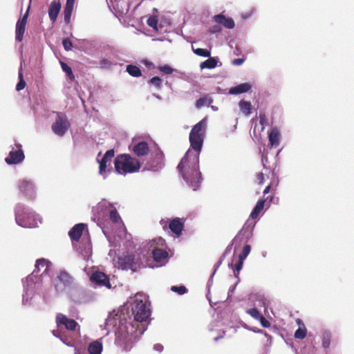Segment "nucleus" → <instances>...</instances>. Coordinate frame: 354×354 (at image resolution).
Returning a JSON list of instances; mask_svg holds the SVG:
<instances>
[{"label":"nucleus","mask_w":354,"mask_h":354,"mask_svg":"<svg viewBox=\"0 0 354 354\" xmlns=\"http://www.w3.org/2000/svg\"><path fill=\"white\" fill-rule=\"evenodd\" d=\"M151 314L148 297L139 292L135 295L131 304V315L127 308H122L117 312L113 310L100 327L106 330L105 335H108L112 328H115V342L128 352L147 330Z\"/></svg>","instance_id":"f257e3e1"},{"label":"nucleus","mask_w":354,"mask_h":354,"mask_svg":"<svg viewBox=\"0 0 354 354\" xmlns=\"http://www.w3.org/2000/svg\"><path fill=\"white\" fill-rule=\"evenodd\" d=\"M207 118H204L191 129L189 136L190 147L177 166L187 185L194 191L201 186L203 177L199 169V156L202 150L206 129Z\"/></svg>","instance_id":"f03ea898"},{"label":"nucleus","mask_w":354,"mask_h":354,"mask_svg":"<svg viewBox=\"0 0 354 354\" xmlns=\"http://www.w3.org/2000/svg\"><path fill=\"white\" fill-rule=\"evenodd\" d=\"M52 266L51 262L44 258L38 259L35 265L34 271L28 275L24 283V293L22 295V304L30 305L36 291L40 289L42 281L49 277V270Z\"/></svg>","instance_id":"7ed1b4c3"},{"label":"nucleus","mask_w":354,"mask_h":354,"mask_svg":"<svg viewBox=\"0 0 354 354\" xmlns=\"http://www.w3.org/2000/svg\"><path fill=\"white\" fill-rule=\"evenodd\" d=\"M14 214L17 225L21 227H37L41 223V216L24 203H17L14 207Z\"/></svg>","instance_id":"20e7f679"},{"label":"nucleus","mask_w":354,"mask_h":354,"mask_svg":"<svg viewBox=\"0 0 354 354\" xmlns=\"http://www.w3.org/2000/svg\"><path fill=\"white\" fill-rule=\"evenodd\" d=\"M114 165L116 173L124 176L138 172L141 167L140 160L127 153L118 156L114 160Z\"/></svg>","instance_id":"39448f33"},{"label":"nucleus","mask_w":354,"mask_h":354,"mask_svg":"<svg viewBox=\"0 0 354 354\" xmlns=\"http://www.w3.org/2000/svg\"><path fill=\"white\" fill-rule=\"evenodd\" d=\"M165 167V156L158 147L150 152L149 158L147 160L143 171L158 172Z\"/></svg>","instance_id":"423d86ee"},{"label":"nucleus","mask_w":354,"mask_h":354,"mask_svg":"<svg viewBox=\"0 0 354 354\" xmlns=\"http://www.w3.org/2000/svg\"><path fill=\"white\" fill-rule=\"evenodd\" d=\"M113 207V205L106 199H102L96 206L92 209V220L97 223V225L101 227V222L108 216L109 211Z\"/></svg>","instance_id":"0eeeda50"},{"label":"nucleus","mask_w":354,"mask_h":354,"mask_svg":"<svg viewBox=\"0 0 354 354\" xmlns=\"http://www.w3.org/2000/svg\"><path fill=\"white\" fill-rule=\"evenodd\" d=\"M73 283V278L68 272L63 270L54 280L55 289L58 295L66 293Z\"/></svg>","instance_id":"6e6552de"},{"label":"nucleus","mask_w":354,"mask_h":354,"mask_svg":"<svg viewBox=\"0 0 354 354\" xmlns=\"http://www.w3.org/2000/svg\"><path fill=\"white\" fill-rule=\"evenodd\" d=\"M71 124L66 115L62 112L57 113V117L51 126L53 132L59 136H64L69 129Z\"/></svg>","instance_id":"1a4fd4ad"},{"label":"nucleus","mask_w":354,"mask_h":354,"mask_svg":"<svg viewBox=\"0 0 354 354\" xmlns=\"http://www.w3.org/2000/svg\"><path fill=\"white\" fill-rule=\"evenodd\" d=\"M108 50L106 55L108 57H102L99 62L100 68L104 70H111L113 66H116L118 62V59H120L116 51L111 47L108 46L105 50Z\"/></svg>","instance_id":"9d476101"},{"label":"nucleus","mask_w":354,"mask_h":354,"mask_svg":"<svg viewBox=\"0 0 354 354\" xmlns=\"http://www.w3.org/2000/svg\"><path fill=\"white\" fill-rule=\"evenodd\" d=\"M18 188L19 193L28 200H33L36 196V187L30 180L23 179L19 181Z\"/></svg>","instance_id":"9b49d317"},{"label":"nucleus","mask_w":354,"mask_h":354,"mask_svg":"<svg viewBox=\"0 0 354 354\" xmlns=\"http://www.w3.org/2000/svg\"><path fill=\"white\" fill-rule=\"evenodd\" d=\"M129 149L138 157L145 156L151 152L149 144L144 140H133Z\"/></svg>","instance_id":"f8f14e48"},{"label":"nucleus","mask_w":354,"mask_h":354,"mask_svg":"<svg viewBox=\"0 0 354 354\" xmlns=\"http://www.w3.org/2000/svg\"><path fill=\"white\" fill-rule=\"evenodd\" d=\"M66 295L71 301L76 304H81L85 300L84 290L74 283H72L71 286L66 292Z\"/></svg>","instance_id":"ddd939ff"},{"label":"nucleus","mask_w":354,"mask_h":354,"mask_svg":"<svg viewBox=\"0 0 354 354\" xmlns=\"http://www.w3.org/2000/svg\"><path fill=\"white\" fill-rule=\"evenodd\" d=\"M90 280L95 284V286L102 287L104 286L109 289L111 288V284L108 275L100 271H95L92 273Z\"/></svg>","instance_id":"4468645a"},{"label":"nucleus","mask_w":354,"mask_h":354,"mask_svg":"<svg viewBox=\"0 0 354 354\" xmlns=\"http://www.w3.org/2000/svg\"><path fill=\"white\" fill-rule=\"evenodd\" d=\"M29 8H28L26 13L22 17L19 18L16 24L15 28V39L17 41L20 42L23 40L24 35L26 30V25L29 15Z\"/></svg>","instance_id":"2eb2a0df"},{"label":"nucleus","mask_w":354,"mask_h":354,"mask_svg":"<svg viewBox=\"0 0 354 354\" xmlns=\"http://www.w3.org/2000/svg\"><path fill=\"white\" fill-rule=\"evenodd\" d=\"M109 8L115 13L122 15L129 11V6L126 0H106Z\"/></svg>","instance_id":"dca6fc26"},{"label":"nucleus","mask_w":354,"mask_h":354,"mask_svg":"<svg viewBox=\"0 0 354 354\" xmlns=\"http://www.w3.org/2000/svg\"><path fill=\"white\" fill-rule=\"evenodd\" d=\"M185 221V218L176 217L172 218L169 222V228L177 237H179L184 230Z\"/></svg>","instance_id":"f3484780"},{"label":"nucleus","mask_w":354,"mask_h":354,"mask_svg":"<svg viewBox=\"0 0 354 354\" xmlns=\"http://www.w3.org/2000/svg\"><path fill=\"white\" fill-rule=\"evenodd\" d=\"M21 147V145H19ZM25 158L24 151L21 148L17 150H12L9 152L8 156L5 158L8 165H17L21 163Z\"/></svg>","instance_id":"a211bd4d"},{"label":"nucleus","mask_w":354,"mask_h":354,"mask_svg":"<svg viewBox=\"0 0 354 354\" xmlns=\"http://www.w3.org/2000/svg\"><path fill=\"white\" fill-rule=\"evenodd\" d=\"M119 267L123 270H131L132 273L137 270V263L131 256H124L119 258Z\"/></svg>","instance_id":"6ab92c4d"},{"label":"nucleus","mask_w":354,"mask_h":354,"mask_svg":"<svg viewBox=\"0 0 354 354\" xmlns=\"http://www.w3.org/2000/svg\"><path fill=\"white\" fill-rule=\"evenodd\" d=\"M56 324L57 327L64 326L66 329L74 330L77 326L76 321L72 319H68L66 315L58 313L56 315Z\"/></svg>","instance_id":"aec40b11"},{"label":"nucleus","mask_w":354,"mask_h":354,"mask_svg":"<svg viewBox=\"0 0 354 354\" xmlns=\"http://www.w3.org/2000/svg\"><path fill=\"white\" fill-rule=\"evenodd\" d=\"M102 342H101V339L95 340L91 342L88 346L87 351L88 354H101L102 351ZM75 354H87L84 351L82 353L79 350L75 349Z\"/></svg>","instance_id":"412c9836"},{"label":"nucleus","mask_w":354,"mask_h":354,"mask_svg":"<svg viewBox=\"0 0 354 354\" xmlns=\"http://www.w3.org/2000/svg\"><path fill=\"white\" fill-rule=\"evenodd\" d=\"M61 7L62 6L59 1L53 0L51 1L48 8V16L53 24L56 21Z\"/></svg>","instance_id":"4be33fe9"},{"label":"nucleus","mask_w":354,"mask_h":354,"mask_svg":"<svg viewBox=\"0 0 354 354\" xmlns=\"http://www.w3.org/2000/svg\"><path fill=\"white\" fill-rule=\"evenodd\" d=\"M85 224L77 223L68 232V236L72 241H79L85 227Z\"/></svg>","instance_id":"5701e85b"},{"label":"nucleus","mask_w":354,"mask_h":354,"mask_svg":"<svg viewBox=\"0 0 354 354\" xmlns=\"http://www.w3.org/2000/svg\"><path fill=\"white\" fill-rule=\"evenodd\" d=\"M252 88V84L249 82L239 84L236 86L231 87L229 89L230 95H239L248 92Z\"/></svg>","instance_id":"b1692460"},{"label":"nucleus","mask_w":354,"mask_h":354,"mask_svg":"<svg viewBox=\"0 0 354 354\" xmlns=\"http://www.w3.org/2000/svg\"><path fill=\"white\" fill-rule=\"evenodd\" d=\"M214 21L219 24H222L224 27L232 29L234 27L235 24L232 18L226 17L225 15L218 14L214 16Z\"/></svg>","instance_id":"393cba45"},{"label":"nucleus","mask_w":354,"mask_h":354,"mask_svg":"<svg viewBox=\"0 0 354 354\" xmlns=\"http://www.w3.org/2000/svg\"><path fill=\"white\" fill-rule=\"evenodd\" d=\"M255 223L244 225L236 236H237V238L239 236H242L244 237L246 242L248 241L252 236V232Z\"/></svg>","instance_id":"a878e982"},{"label":"nucleus","mask_w":354,"mask_h":354,"mask_svg":"<svg viewBox=\"0 0 354 354\" xmlns=\"http://www.w3.org/2000/svg\"><path fill=\"white\" fill-rule=\"evenodd\" d=\"M250 301L253 302L254 307L258 309V308H264V310H266V299L262 295H254L250 297Z\"/></svg>","instance_id":"bb28decb"},{"label":"nucleus","mask_w":354,"mask_h":354,"mask_svg":"<svg viewBox=\"0 0 354 354\" xmlns=\"http://www.w3.org/2000/svg\"><path fill=\"white\" fill-rule=\"evenodd\" d=\"M268 140L271 147L279 146L280 141V133L277 128L272 129L268 133Z\"/></svg>","instance_id":"cd10ccee"},{"label":"nucleus","mask_w":354,"mask_h":354,"mask_svg":"<svg viewBox=\"0 0 354 354\" xmlns=\"http://www.w3.org/2000/svg\"><path fill=\"white\" fill-rule=\"evenodd\" d=\"M265 203L266 200L264 198L259 199L250 214V218L252 219L257 218L263 210L265 206Z\"/></svg>","instance_id":"c85d7f7f"},{"label":"nucleus","mask_w":354,"mask_h":354,"mask_svg":"<svg viewBox=\"0 0 354 354\" xmlns=\"http://www.w3.org/2000/svg\"><path fill=\"white\" fill-rule=\"evenodd\" d=\"M331 337L332 334L330 330L326 329L322 330L321 338L322 347L324 351H327L330 348Z\"/></svg>","instance_id":"c756f323"},{"label":"nucleus","mask_w":354,"mask_h":354,"mask_svg":"<svg viewBox=\"0 0 354 354\" xmlns=\"http://www.w3.org/2000/svg\"><path fill=\"white\" fill-rule=\"evenodd\" d=\"M153 260L156 262L160 263L168 257V253L166 250L161 248H156L152 252Z\"/></svg>","instance_id":"7c9ffc66"},{"label":"nucleus","mask_w":354,"mask_h":354,"mask_svg":"<svg viewBox=\"0 0 354 354\" xmlns=\"http://www.w3.org/2000/svg\"><path fill=\"white\" fill-rule=\"evenodd\" d=\"M207 58H208L207 59H206L205 61H204L200 64V68L201 69H205V68L213 69V68H216V66H217L218 62V57L210 56L209 57H207Z\"/></svg>","instance_id":"2f4dec72"},{"label":"nucleus","mask_w":354,"mask_h":354,"mask_svg":"<svg viewBox=\"0 0 354 354\" xmlns=\"http://www.w3.org/2000/svg\"><path fill=\"white\" fill-rule=\"evenodd\" d=\"M97 160L99 163V174L102 176L104 178H106L108 176V173L106 171L107 165L108 163L110 164L111 160L104 158V156H102L100 160Z\"/></svg>","instance_id":"473e14b6"},{"label":"nucleus","mask_w":354,"mask_h":354,"mask_svg":"<svg viewBox=\"0 0 354 354\" xmlns=\"http://www.w3.org/2000/svg\"><path fill=\"white\" fill-rule=\"evenodd\" d=\"M239 106L240 108V111L245 115L248 116L252 114V106L250 102L241 100L239 102Z\"/></svg>","instance_id":"72a5a7b5"},{"label":"nucleus","mask_w":354,"mask_h":354,"mask_svg":"<svg viewBox=\"0 0 354 354\" xmlns=\"http://www.w3.org/2000/svg\"><path fill=\"white\" fill-rule=\"evenodd\" d=\"M213 102V99L209 95L200 97L196 102L195 106L197 109H201L204 106H209Z\"/></svg>","instance_id":"f704fd0d"},{"label":"nucleus","mask_w":354,"mask_h":354,"mask_svg":"<svg viewBox=\"0 0 354 354\" xmlns=\"http://www.w3.org/2000/svg\"><path fill=\"white\" fill-rule=\"evenodd\" d=\"M126 71L133 77H139L142 75L140 68L133 64H128L126 67Z\"/></svg>","instance_id":"c9c22d12"},{"label":"nucleus","mask_w":354,"mask_h":354,"mask_svg":"<svg viewBox=\"0 0 354 354\" xmlns=\"http://www.w3.org/2000/svg\"><path fill=\"white\" fill-rule=\"evenodd\" d=\"M80 254L84 260H88L91 254V246L90 243H86L83 248H80Z\"/></svg>","instance_id":"e433bc0d"},{"label":"nucleus","mask_w":354,"mask_h":354,"mask_svg":"<svg viewBox=\"0 0 354 354\" xmlns=\"http://www.w3.org/2000/svg\"><path fill=\"white\" fill-rule=\"evenodd\" d=\"M148 84L149 86H153L156 88L160 90L162 86V80L158 76H155L148 81Z\"/></svg>","instance_id":"4c0bfd02"},{"label":"nucleus","mask_w":354,"mask_h":354,"mask_svg":"<svg viewBox=\"0 0 354 354\" xmlns=\"http://www.w3.org/2000/svg\"><path fill=\"white\" fill-rule=\"evenodd\" d=\"M307 334V329L305 326V324H302V326H299L295 332V337L299 339H303L306 337Z\"/></svg>","instance_id":"58836bf2"},{"label":"nucleus","mask_w":354,"mask_h":354,"mask_svg":"<svg viewBox=\"0 0 354 354\" xmlns=\"http://www.w3.org/2000/svg\"><path fill=\"white\" fill-rule=\"evenodd\" d=\"M192 50L194 54H196L198 56L203 57H209L211 55L210 50L205 49V48H195L192 46Z\"/></svg>","instance_id":"ea45409f"},{"label":"nucleus","mask_w":354,"mask_h":354,"mask_svg":"<svg viewBox=\"0 0 354 354\" xmlns=\"http://www.w3.org/2000/svg\"><path fill=\"white\" fill-rule=\"evenodd\" d=\"M244 261L245 260L239 259L238 261L236 262V263L234 266V268L232 267V262L230 263L229 265H228L229 267H231V268H233V270H234V277L236 278H239V272L241 270V269L243 268Z\"/></svg>","instance_id":"a19ab883"},{"label":"nucleus","mask_w":354,"mask_h":354,"mask_svg":"<svg viewBox=\"0 0 354 354\" xmlns=\"http://www.w3.org/2000/svg\"><path fill=\"white\" fill-rule=\"evenodd\" d=\"M22 70V67L21 66L19 70V73H18V75H19V82L16 85V90L17 91H20L21 90H23L25 86H26V82L24 79V75H23V73L21 71Z\"/></svg>","instance_id":"79ce46f5"},{"label":"nucleus","mask_w":354,"mask_h":354,"mask_svg":"<svg viewBox=\"0 0 354 354\" xmlns=\"http://www.w3.org/2000/svg\"><path fill=\"white\" fill-rule=\"evenodd\" d=\"M110 220L115 223H117L120 220V216L116 208L113 206L108 214Z\"/></svg>","instance_id":"37998d69"},{"label":"nucleus","mask_w":354,"mask_h":354,"mask_svg":"<svg viewBox=\"0 0 354 354\" xmlns=\"http://www.w3.org/2000/svg\"><path fill=\"white\" fill-rule=\"evenodd\" d=\"M61 66H62V69L63 70V71H64L66 73V74L67 75V76L68 77V78L70 80L75 79V75L73 73V71H72V68L71 66H69L67 64H66L64 62H61Z\"/></svg>","instance_id":"c03bdc74"},{"label":"nucleus","mask_w":354,"mask_h":354,"mask_svg":"<svg viewBox=\"0 0 354 354\" xmlns=\"http://www.w3.org/2000/svg\"><path fill=\"white\" fill-rule=\"evenodd\" d=\"M251 251V246L249 244H246L243 246L241 252L239 254V259L245 260L249 255Z\"/></svg>","instance_id":"a18cd8bd"},{"label":"nucleus","mask_w":354,"mask_h":354,"mask_svg":"<svg viewBox=\"0 0 354 354\" xmlns=\"http://www.w3.org/2000/svg\"><path fill=\"white\" fill-rule=\"evenodd\" d=\"M158 69L165 75L171 74L174 71H176L175 69H174L171 66H170L168 64H165L163 66H158Z\"/></svg>","instance_id":"49530a36"},{"label":"nucleus","mask_w":354,"mask_h":354,"mask_svg":"<svg viewBox=\"0 0 354 354\" xmlns=\"http://www.w3.org/2000/svg\"><path fill=\"white\" fill-rule=\"evenodd\" d=\"M171 290L174 292L178 293L180 295H184L187 292V289L185 286H173L171 287Z\"/></svg>","instance_id":"de8ad7c7"},{"label":"nucleus","mask_w":354,"mask_h":354,"mask_svg":"<svg viewBox=\"0 0 354 354\" xmlns=\"http://www.w3.org/2000/svg\"><path fill=\"white\" fill-rule=\"evenodd\" d=\"M246 313L250 315L252 317L257 320H258L262 316V315L256 308H251L250 309H248L246 310Z\"/></svg>","instance_id":"09e8293b"},{"label":"nucleus","mask_w":354,"mask_h":354,"mask_svg":"<svg viewBox=\"0 0 354 354\" xmlns=\"http://www.w3.org/2000/svg\"><path fill=\"white\" fill-rule=\"evenodd\" d=\"M147 24L149 26L153 28L155 30H158V20L156 17H149L147 19Z\"/></svg>","instance_id":"8fccbe9b"},{"label":"nucleus","mask_w":354,"mask_h":354,"mask_svg":"<svg viewBox=\"0 0 354 354\" xmlns=\"http://www.w3.org/2000/svg\"><path fill=\"white\" fill-rule=\"evenodd\" d=\"M73 9L65 8L64 9V19L65 23L68 24L71 21V17Z\"/></svg>","instance_id":"3c124183"},{"label":"nucleus","mask_w":354,"mask_h":354,"mask_svg":"<svg viewBox=\"0 0 354 354\" xmlns=\"http://www.w3.org/2000/svg\"><path fill=\"white\" fill-rule=\"evenodd\" d=\"M62 45L67 51L71 50L73 47V43L68 38H64L62 39Z\"/></svg>","instance_id":"603ef678"},{"label":"nucleus","mask_w":354,"mask_h":354,"mask_svg":"<svg viewBox=\"0 0 354 354\" xmlns=\"http://www.w3.org/2000/svg\"><path fill=\"white\" fill-rule=\"evenodd\" d=\"M258 321H259L261 325L263 328H269L270 326V322L266 318H265L263 315L258 319Z\"/></svg>","instance_id":"864d4df0"},{"label":"nucleus","mask_w":354,"mask_h":354,"mask_svg":"<svg viewBox=\"0 0 354 354\" xmlns=\"http://www.w3.org/2000/svg\"><path fill=\"white\" fill-rule=\"evenodd\" d=\"M237 240V236H235V237L232 239L231 243H230L225 248V252L223 254H225V255H227L228 254H230L231 252V250H232V245H234V243H235V241H236Z\"/></svg>","instance_id":"5fc2aeb1"},{"label":"nucleus","mask_w":354,"mask_h":354,"mask_svg":"<svg viewBox=\"0 0 354 354\" xmlns=\"http://www.w3.org/2000/svg\"><path fill=\"white\" fill-rule=\"evenodd\" d=\"M115 151L113 149H109L106 151V153L104 154V158L109 159L111 160V159L114 157Z\"/></svg>","instance_id":"6e6d98bb"},{"label":"nucleus","mask_w":354,"mask_h":354,"mask_svg":"<svg viewBox=\"0 0 354 354\" xmlns=\"http://www.w3.org/2000/svg\"><path fill=\"white\" fill-rule=\"evenodd\" d=\"M245 328L249 330H251V331L255 333L263 334V333H264V330H263L260 328H256V327L245 326Z\"/></svg>","instance_id":"4d7b16f0"},{"label":"nucleus","mask_w":354,"mask_h":354,"mask_svg":"<svg viewBox=\"0 0 354 354\" xmlns=\"http://www.w3.org/2000/svg\"><path fill=\"white\" fill-rule=\"evenodd\" d=\"M237 279V281L230 288V289L228 290V292H227V295H228V297H230L231 296V294L234 291L237 284L239 283L240 281V279L239 278H236Z\"/></svg>","instance_id":"13d9d810"},{"label":"nucleus","mask_w":354,"mask_h":354,"mask_svg":"<svg viewBox=\"0 0 354 354\" xmlns=\"http://www.w3.org/2000/svg\"><path fill=\"white\" fill-rule=\"evenodd\" d=\"M243 58H237L232 60V64L235 66H240L244 62Z\"/></svg>","instance_id":"bf43d9fd"},{"label":"nucleus","mask_w":354,"mask_h":354,"mask_svg":"<svg viewBox=\"0 0 354 354\" xmlns=\"http://www.w3.org/2000/svg\"><path fill=\"white\" fill-rule=\"evenodd\" d=\"M75 0H66L65 8L73 9Z\"/></svg>","instance_id":"052dcab7"},{"label":"nucleus","mask_w":354,"mask_h":354,"mask_svg":"<svg viewBox=\"0 0 354 354\" xmlns=\"http://www.w3.org/2000/svg\"><path fill=\"white\" fill-rule=\"evenodd\" d=\"M153 349L156 351H158L159 353L162 352L163 351V346L160 344H156L154 346H153Z\"/></svg>","instance_id":"680f3d73"},{"label":"nucleus","mask_w":354,"mask_h":354,"mask_svg":"<svg viewBox=\"0 0 354 354\" xmlns=\"http://www.w3.org/2000/svg\"><path fill=\"white\" fill-rule=\"evenodd\" d=\"M216 272H213L207 281V287L209 288V287L212 285L213 283V278Z\"/></svg>","instance_id":"e2e57ef3"},{"label":"nucleus","mask_w":354,"mask_h":354,"mask_svg":"<svg viewBox=\"0 0 354 354\" xmlns=\"http://www.w3.org/2000/svg\"><path fill=\"white\" fill-rule=\"evenodd\" d=\"M52 333H53V335L55 337H57L59 339V337H63L62 335L61 334V332H59L58 330H54L52 331Z\"/></svg>","instance_id":"0e129e2a"},{"label":"nucleus","mask_w":354,"mask_h":354,"mask_svg":"<svg viewBox=\"0 0 354 354\" xmlns=\"http://www.w3.org/2000/svg\"><path fill=\"white\" fill-rule=\"evenodd\" d=\"M142 63L147 66V67H151L153 65V63L148 59H144L142 60Z\"/></svg>","instance_id":"69168bd1"},{"label":"nucleus","mask_w":354,"mask_h":354,"mask_svg":"<svg viewBox=\"0 0 354 354\" xmlns=\"http://www.w3.org/2000/svg\"><path fill=\"white\" fill-rule=\"evenodd\" d=\"M222 261L218 260V261L214 265V272H216V270L218 269V268L221 266V265L222 264Z\"/></svg>","instance_id":"338daca9"},{"label":"nucleus","mask_w":354,"mask_h":354,"mask_svg":"<svg viewBox=\"0 0 354 354\" xmlns=\"http://www.w3.org/2000/svg\"><path fill=\"white\" fill-rule=\"evenodd\" d=\"M259 119H260V122L261 124H263V122H265L266 120V115L265 114H263V113H260L259 115Z\"/></svg>","instance_id":"774afa93"}]
</instances>
